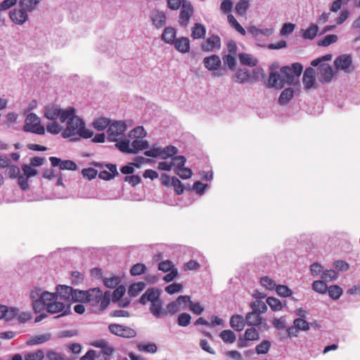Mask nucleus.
I'll use <instances>...</instances> for the list:
<instances>
[{"instance_id": "4468645a", "label": "nucleus", "mask_w": 360, "mask_h": 360, "mask_svg": "<svg viewBox=\"0 0 360 360\" xmlns=\"http://www.w3.org/2000/svg\"><path fill=\"white\" fill-rule=\"evenodd\" d=\"M73 288L68 285H58L56 287V295L58 300L67 303L69 306V311L70 310V302L72 298Z\"/></svg>"}, {"instance_id": "0e129e2a", "label": "nucleus", "mask_w": 360, "mask_h": 360, "mask_svg": "<svg viewBox=\"0 0 360 360\" xmlns=\"http://www.w3.org/2000/svg\"><path fill=\"white\" fill-rule=\"evenodd\" d=\"M171 184L174 188L176 194H181L184 191V187L181 182L175 176L172 177V183Z\"/></svg>"}, {"instance_id": "4be33fe9", "label": "nucleus", "mask_w": 360, "mask_h": 360, "mask_svg": "<svg viewBox=\"0 0 360 360\" xmlns=\"http://www.w3.org/2000/svg\"><path fill=\"white\" fill-rule=\"evenodd\" d=\"M245 324V319L242 315L235 314L230 319V326L236 331L243 330Z\"/></svg>"}, {"instance_id": "58836bf2", "label": "nucleus", "mask_w": 360, "mask_h": 360, "mask_svg": "<svg viewBox=\"0 0 360 360\" xmlns=\"http://www.w3.org/2000/svg\"><path fill=\"white\" fill-rule=\"evenodd\" d=\"M228 22L229 24L234 27V29L238 31L242 35H245L246 32L245 29L238 22L236 19L232 14H229L227 16Z\"/></svg>"}, {"instance_id": "a19ab883", "label": "nucleus", "mask_w": 360, "mask_h": 360, "mask_svg": "<svg viewBox=\"0 0 360 360\" xmlns=\"http://www.w3.org/2000/svg\"><path fill=\"white\" fill-rule=\"evenodd\" d=\"M244 336L246 340L250 341H256L259 339V333L257 329L253 327L247 328L245 331Z\"/></svg>"}, {"instance_id": "de8ad7c7", "label": "nucleus", "mask_w": 360, "mask_h": 360, "mask_svg": "<svg viewBox=\"0 0 360 360\" xmlns=\"http://www.w3.org/2000/svg\"><path fill=\"white\" fill-rule=\"evenodd\" d=\"M276 293L283 297H288L292 295L291 290L286 285H278L275 288Z\"/></svg>"}, {"instance_id": "f3484780", "label": "nucleus", "mask_w": 360, "mask_h": 360, "mask_svg": "<svg viewBox=\"0 0 360 360\" xmlns=\"http://www.w3.org/2000/svg\"><path fill=\"white\" fill-rule=\"evenodd\" d=\"M49 160L53 167H59L60 169H68L75 171L77 169V165L72 160H61L56 157L49 158Z\"/></svg>"}, {"instance_id": "39448f33", "label": "nucleus", "mask_w": 360, "mask_h": 360, "mask_svg": "<svg viewBox=\"0 0 360 360\" xmlns=\"http://www.w3.org/2000/svg\"><path fill=\"white\" fill-rule=\"evenodd\" d=\"M115 146L123 153L132 154L148 148V142L143 139H136L130 143L129 139L125 138L115 143Z\"/></svg>"}, {"instance_id": "13d9d810", "label": "nucleus", "mask_w": 360, "mask_h": 360, "mask_svg": "<svg viewBox=\"0 0 360 360\" xmlns=\"http://www.w3.org/2000/svg\"><path fill=\"white\" fill-rule=\"evenodd\" d=\"M144 154L148 157L162 158V148L158 146H153L151 149L145 151Z\"/></svg>"}, {"instance_id": "ddd939ff", "label": "nucleus", "mask_w": 360, "mask_h": 360, "mask_svg": "<svg viewBox=\"0 0 360 360\" xmlns=\"http://www.w3.org/2000/svg\"><path fill=\"white\" fill-rule=\"evenodd\" d=\"M193 13V8L189 1L183 0L181 11L179 15V22L182 27H186L189 22L191 16Z\"/></svg>"}, {"instance_id": "6ab92c4d", "label": "nucleus", "mask_w": 360, "mask_h": 360, "mask_svg": "<svg viewBox=\"0 0 360 360\" xmlns=\"http://www.w3.org/2000/svg\"><path fill=\"white\" fill-rule=\"evenodd\" d=\"M203 64L205 68L208 70L215 71L220 68L221 61L218 56L212 55L211 56L205 57L203 59Z\"/></svg>"}, {"instance_id": "f8f14e48", "label": "nucleus", "mask_w": 360, "mask_h": 360, "mask_svg": "<svg viewBox=\"0 0 360 360\" xmlns=\"http://www.w3.org/2000/svg\"><path fill=\"white\" fill-rule=\"evenodd\" d=\"M352 63V56L349 54H342L337 57L334 61V65L337 70H343L345 72H351Z\"/></svg>"}, {"instance_id": "393cba45", "label": "nucleus", "mask_w": 360, "mask_h": 360, "mask_svg": "<svg viewBox=\"0 0 360 360\" xmlns=\"http://www.w3.org/2000/svg\"><path fill=\"white\" fill-rule=\"evenodd\" d=\"M137 349L139 352L149 354H155L158 351V347L154 342H139L137 344Z\"/></svg>"}, {"instance_id": "09e8293b", "label": "nucleus", "mask_w": 360, "mask_h": 360, "mask_svg": "<svg viewBox=\"0 0 360 360\" xmlns=\"http://www.w3.org/2000/svg\"><path fill=\"white\" fill-rule=\"evenodd\" d=\"M261 285L268 290H274L276 287V282L268 276H264L260 278Z\"/></svg>"}, {"instance_id": "4c0bfd02", "label": "nucleus", "mask_w": 360, "mask_h": 360, "mask_svg": "<svg viewBox=\"0 0 360 360\" xmlns=\"http://www.w3.org/2000/svg\"><path fill=\"white\" fill-rule=\"evenodd\" d=\"M146 135V132L143 127H137L131 130L129 133V138L130 139H143Z\"/></svg>"}, {"instance_id": "9d476101", "label": "nucleus", "mask_w": 360, "mask_h": 360, "mask_svg": "<svg viewBox=\"0 0 360 360\" xmlns=\"http://www.w3.org/2000/svg\"><path fill=\"white\" fill-rule=\"evenodd\" d=\"M108 328L112 334L122 338H131L135 337L136 335L134 329L119 324H110Z\"/></svg>"}, {"instance_id": "20e7f679", "label": "nucleus", "mask_w": 360, "mask_h": 360, "mask_svg": "<svg viewBox=\"0 0 360 360\" xmlns=\"http://www.w3.org/2000/svg\"><path fill=\"white\" fill-rule=\"evenodd\" d=\"M331 54H326L311 61V65L317 68V77L321 82H328L333 77L332 67L326 63L332 59Z\"/></svg>"}, {"instance_id": "7c9ffc66", "label": "nucleus", "mask_w": 360, "mask_h": 360, "mask_svg": "<svg viewBox=\"0 0 360 360\" xmlns=\"http://www.w3.org/2000/svg\"><path fill=\"white\" fill-rule=\"evenodd\" d=\"M293 94L294 91L292 88L284 89L278 98V103L283 105H286L293 97Z\"/></svg>"}, {"instance_id": "bf43d9fd", "label": "nucleus", "mask_w": 360, "mask_h": 360, "mask_svg": "<svg viewBox=\"0 0 360 360\" xmlns=\"http://www.w3.org/2000/svg\"><path fill=\"white\" fill-rule=\"evenodd\" d=\"M183 285L180 283H172L165 288V291L170 295L179 292L182 290Z\"/></svg>"}, {"instance_id": "6e6d98bb", "label": "nucleus", "mask_w": 360, "mask_h": 360, "mask_svg": "<svg viewBox=\"0 0 360 360\" xmlns=\"http://www.w3.org/2000/svg\"><path fill=\"white\" fill-rule=\"evenodd\" d=\"M120 283V278L118 276H112L104 279V284L106 287L113 288Z\"/></svg>"}, {"instance_id": "7ed1b4c3", "label": "nucleus", "mask_w": 360, "mask_h": 360, "mask_svg": "<svg viewBox=\"0 0 360 360\" xmlns=\"http://www.w3.org/2000/svg\"><path fill=\"white\" fill-rule=\"evenodd\" d=\"M111 294L106 291L103 294L98 288H91L86 290V302L91 306L96 307L95 312H100L105 310L110 302Z\"/></svg>"}, {"instance_id": "49530a36", "label": "nucleus", "mask_w": 360, "mask_h": 360, "mask_svg": "<svg viewBox=\"0 0 360 360\" xmlns=\"http://www.w3.org/2000/svg\"><path fill=\"white\" fill-rule=\"evenodd\" d=\"M312 289L319 293L324 294L327 291L328 287L324 281H315L312 283Z\"/></svg>"}, {"instance_id": "603ef678", "label": "nucleus", "mask_w": 360, "mask_h": 360, "mask_svg": "<svg viewBox=\"0 0 360 360\" xmlns=\"http://www.w3.org/2000/svg\"><path fill=\"white\" fill-rule=\"evenodd\" d=\"M171 162L172 167H175V170H177L179 168L184 166L186 162V158L184 156L182 155L175 156L172 158Z\"/></svg>"}, {"instance_id": "2f4dec72", "label": "nucleus", "mask_w": 360, "mask_h": 360, "mask_svg": "<svg viewBox=\"0 0 360 360\" xmlns=\"http://www.w3.org/2000/svg\"><path fill=\"white\" fill-rule=\"evenodd\" d=\"M145 286L143 282L133 283L128 289V295L131 297H136L144 289Z\"/></svg>"}, {"instance_id": "c756f323", "label": "nucleus", "mask_w": 360, "mask_h": 360, "mask_svg": "<svg viewBox=\"0 0 360 360\" xmlns=\"http://www.w3.org/2000/svg\"><path fill=\"white\" fill-rule=\"evenodd\" d=\"M41 0H20L19 6L23 8L25 11H34Z\"/></svg>"}, {"instance_id": "bb28decb", "label": "nucleus", "mask_w": 360, "mask_h": 360, "mask_svg": "<svg viewBox=\"0 0 360 360\" xmlns=\"http://www.w3.org/2000/svg\"><path fill=\"white\" fill-rule=\"evenodd\" d=\"M111 120L108 118L99 117L96 118L92 122L93 127L97 131H103L107 127L108 128Z\"/></svg>"}, {"instance_id": "a878e982", "label": "nucleus", "mask_w": 360, "mask_h": 360, "mask_svg": "<svg viewBox=\"0 0 360 360\" xmlns=\"http://www.w3.org/2000/svg\"><path fill=\"white\" fill-rule=\"evenodd\" d=\"M251 75L245 69L238 70L233 75V79L238 83H245L250 81Z\"/></svg>"}, {"instance_id": "0eeeda50", "label": "nucleus", "mask_w": 360, "mask_h": 360, "mask_svg": "<svg viewBox=\"0 0 360 360\" xmlns=\"http://www.w3.org/2000/svg\"><path fill=\"white\" fill-rule=\"evenodd\" d=\"M24 129L27 131H30L37 134H44L45 128L41 124V119L34 113H30L25 119Z\"/></svg>"}, {"instance_id": "864d4df0", "label": "nucleus", "mask_w": 360, "mask_h": 360, "mask_svg": "<svg viewBox=\"0 0 360 360\" xmlns=\"http://www.w3.org/2000/svg\"><path fill=\"white\" fill-rule=\"evenodd\" d=\"M126 289L124 285L118 286L112 294V302H117L120 300L122 297L124 295Z\"/></svg>"}, {"instance_id": "e2e57ef3", "label": "nucleus", "mask_w": 360, "mask_h": 360, "mask_svg": "<svg viewBox=\"0 0 360 360\" xmlns=\"http://www.w3.org/2000/svg\"><path fill=\"white\" fill-rule=\"evenodd\" d=\"M18 309L15 307H11L8 308L6 307V312L5 313V316L4 318L6 321H11L13 319H14L15 316L18 315Z\"/></svg>"}, {"instance_id": "052dcab7", "label": "nucleus", "mask_w": 360, "mask_h": 360, "mask_svg": "<svg viewBox=\"0 0 360 360\" xmlns=\"http://www.w3.org/2000/svg\"><path fill=\"white\" fill-rule=\"evenodd\" d=\"M146 267L143 264H134L130 270V273L133 276H139L145 272Z\"/></svg>"}, {"instance_id": "680f3d73", "label": "nucleus", "mask_w": 360, "mask_h": 360, "mask_svg": "<svg viewBox=\"0 0 360 360\" xmlns=\"http://www.w3.org/2000/svg\"><path fill=\"white\" fill-rule=\"evenodd\" d=\"M191 316L187 313H182L178 317V324L181 326H187L191 322Z\"/></svg>"}, {"instance_id": "5701e85b", "label": "nucleus", "mask_w": 360, "mask_h": 360, "mask_svg": "<svg viewBox=\"0 0 360 360\" xmlns=\"http://www.w3.org/2000/svg\"><path fill=\"white\" fill-rule=\"evenodd\" d=\"M51 338V334L49 333L37 335L31 337L26 341L29 346L37 345L49 341Z\"/></svg>"}, {"instance_id": "412c9836", "label": "nucleus", "mask_w": 360, "mask_h": 360, "mask_svg": "<svg viewBox=\"0 0 360 360\" xmlns=\"http://www.w3.org/2000/svg\"><path fill=\"white\" fill-rule=\"evenodd\" d=\"M302 82L307 89L313 87L315 83V71L312 68L306 69L303 75Z\"/></svg>"}, {"instance_id": "4d7b16f0", "label": "nucleus", "mask_w": 360, "mask_h": 360, "mask_svg": "<svg viewBox=\"0 0 360 360\" xmlns=\"http://www.w3.org/2000/svg\"><path fill=\"white\" fill-rule=\"evenodd\" d=\"M175 173L181 179H188L193 174L191 169L185 167L184 166L175 170Z\"/></svg>"}, {"instance_id": "ea45409f", "label": "nucleus", "mask_w": 360, "mask_h": 360, "mask_svg": "<svg viewBox=\"0 0 360 360\" xmlns=\"http://www.w3.org/2000/svg\"><path fill=\"white\" fill-rule=\"evenodd\" d=\"M319 27L316 25H311L302 34L304 39H313L318 32Z\"/></svg>"}, {"instance_id": "9b49d317", "label": "nucleus", "mask_w": 360, "mask_h": 360, "mask_svg": "<svg viewBox=\"0 0 360 360\" xmlns=\"http://www.w3.org/2000/svg\"><path fill=\"white\" fill-rule=\"evenodd\" d=\"M28 13L30 12L19 6L10 11L9 17L15 24L22 25L28 20Z\"/></svg>"}, {"instance_id": "e433bc0d", "label": "nucleus", "mask_w": 360, "mask_h": 360, "mask_svg": "<svg viewBox=\"0 0 360 360\" xmlns=\"http://www.w3.org/2000/svg\"><path fill=\"white\" fill-rule=\"evenodd\" d=\"M239 59L241 63L251 67L255 66L257 63V59H255L253 56L248 53L240 54L239 56Z\"/></svg>"}, {"instance_id": "c9c22d12", "label": "nucleus", "mask_w": 360, "mask_h": 360, "mask_svg": "<svg viewBox=\"0 0 360 360\" xmlns=\"http://www.w3.org/2000/svg\"><path fill=\"white\" fill-rule=\"evenodd\" d=\"M266 302L270 308L274 311H280L283 308L282 302L276 297H269Z\"/></svg>"}, {"instance_id": "473e14b6", "label": "nucleus", "mask_w": 360, "mask_h": 360, "mask_svg": "<svg viewBox=\"0 0 360 360\" xmlns=\"http://www.w3.org/2000/svg\"><path fill=\"white\" fill-rule=\"evenodd\" d=\"M250 7V3L248 0H240L236 5L235 10L238 15L244 16Z\"/></svg>"}, {"instance_id": "79ce46f5", "label": "nucleus", "mask_w": 360, "mask_h": 360, "mask_svg": "<svg viewBox=\"0 0 360 360\" xmlns=\"http://www.w3.org/2000/svg\"><path fill=\"white\" fill-rule=\"evenodd\" d=\"M270 347L271 342L269 340H263L256 346L255 351L258 354H265L269 351Z\"/></svg>"}, {"instance_id": "cd10ccee", "label": "nucleus", "mask_w": 360, "mask_h": 360, "mask_svg": "<svg viewBox=\"0 0 360 360\" xmlns=\"http://www.w3.org/2000/svg\"><path fill=\"white\" fill-rule=\"evenodd\" d=\"M151 18H152V21H153L154 25L157 28L162 27L165 24L166 16L163 12H160V11L153 12L152 14Z\"/></svg>"}, {"instance_id": "f704fd0d", "label": "nucleus", "mask_w": 360, "mask_h": 360, "mask_svg": "<svg viewBox=\"0 0 360 360\" xmlns=\"http://www.w3.org/2000/svg\"><path fill=\"white\" fill-rule=\"evenodd\" d=\"M150 312L157 318L160 317L162 314L167 315V311H163L162 302L160 300L152 302Z\"/></svg>"}, {"instance_id": "72a5a7b5", "label": "nucleus", "mask_w": 360, "mask_h": 360, "mask_svg": "<svg viewBox=\"0 0 360 360\" xmlns=\"http://www.w3.org/2000/svg\"><path fill=\"white\" fill-rule=\"evenodd\" d=\"M219 337L224 342L229 344L233 343L236 340L235 333L231 330H222L219 334Z\"/></svg>"}, {"instance_id": "8fccbe9b", "label": "nucleus", "mask_w": 360, "mask_h": 360, "mask_svg": "<svg viewBox=\"0 0 360 360\" xmlns=\"http://www.w3.org/2000/svg\"><path fill=\"white\" fill-rule=\"evenodd\" d=\"M177 152V148L172 146H168L165 148H162V159H167V158L172 157L176 155Z\"/></svg>"}, {"instance_id": "6e6552de", "label": "nucleus", "mask_w": 360, "mask_h": 360, "mask_svg": "<svg viewBox=\"0 0 360 360\" xmlns=\"http://www.w3.org/2000/svg\"><path fill=\"white\" fill-rule=\"evenodd\" d=\"M302 66L300 63H293L291 66H284L282 67L281 70V73L283 75V77L288 84H292L294 81L297 79L302 72Z\"/></svg>"}, {"instance_id": "37998d69", "label": "nucleus", "mask_w": 360, "mask_h": 360, "mask_svg": "<svg viewBox=\"0 0 360 360\" xmlns=\"http://www.w3.org/2000/svg\"><path fill=\"white\" fill-rule=\"evenodd\" d=\"M25 360H43L44 352L42 349H38L34 352H29L25 355Z\"/></svg>"}, {"instance_id": "c85d7f7f", "label": "nucleus", "mask_w": 360, "mask_h": 360, "mask_svg": "<svg viewBox=\"0 0 360 360\" xmlns=\"http://www.w3.org/2000/svg\"><path fill=\"white\" fill-rule=\"evenodd\" d=\"M206 29L204 25L200 23H195L192 27L191 37L194 39L204 38Z\"/></svg>"}, {"instance_id": "69168bd1", "label": "nucleus", "mask_w": 360, "mask_h": 360, "mask_svg": "<svg viewBox=\"0 0 360 360\" xmlns=\"http://www.w3.org/2000/svg\"><path fill=\"white\" fill-rule=\"evenodd\" d=\"M338 277V274L334 270H326L321 275L322 279L325 281H330L335 280Z\"/></svg>"}, {"instance_id": "5fc2aeb1", "label": "nucleus", "mask_w": 360, "mask_h": 360, "mask_svg": "<svg viewBox=\"0 0 360 360\" xmlns=\"http://www.w3.org/2000/svg\"><path fill=\"white\" fill-rule=\"evenodd\" d=\"M293 324L299 330H308L309 329V323L304 319L298 318L295 319Z\"/></svg>"}, {"instance_id": "f03ea898", "label": "nucleus", "mask_w": 360, "mask_h": 360, "mask_svg": "<svg viewBox=\"0 0 360 360\" xmlns=\"http://www.w3.org/2000/svg\"><path fill=\"white\" fill-rule=\"evenodd\" d=\"M30 298L35 312L46 309L51 314L62 312V315H66L69 313L68 304L59 300L56 293L34 287L30 292Z\"/></svg>"}, {"instance_id": "b1692460", "label": "nucleus", "mask_w": 360, "mask_h": 360, "mask_svg": "<svg viewBox=\"0 0 360 360\" xmlns=\"http://www.w3.org/2000/svg\"><path fill=\"white\" fill-rule=\"evenodd\" d=\"M161 39L166 44L172 45L176 39L175 29L171 27H166L162 34Z\"/></svg>"}, {"instance_id": "f257e3e1", "label": "nucleus", "mask_w": 360, "mask_h": 360, "mask_svg": "<svg viewBox=\"0 0 360 360\" xmlns=\"http://www.w3.org/2000/svg\"><path fill=\"white\" fill-rule=\"evenodd\" d=\"M44 117L51 122L46 125V130L51 134H58L64 139L76 141L81 138H91L94 133L85 127L84 121L76 115L72 107L61 108L59 105L51 104L44 107Z\"/></svg>"}, {"instance_id": "423d86ee", "label": "nucleus", "mask_w": 360, "mask_h": 360, "mask_svg": "<svg viewBox=\"0 0 360 360\" xmlns=\"http://www.w3.org/2000/svg\"><path fill=\"white\" fill-rule=\"evenodd\" d=\"M127 127L125 122L123 121H111L108 129H107V136L108 139L110 141L120 142L123 141L122 136L125 131L127 130Z\"/></svg>"}, {"instance_id": "dca6fc26", "label": "nucleus", "mask_w": 360, "mask_h": 360, "mask_svg": "<svg viewBox=\"0 0 360 360\" xmlns=\"http://www.w3.org/2000/svg\"><path fill=\"white\" fill-rule=\"evenodd\" d=\"M286 83L281 70L272 72L269 77L268 84L270 87L276 89H282Z\"/></svg>"}, {"instance_id": "a18cd8bd", "label": "nucleus", "mask_w": 360, "mask_h": 360, "mask_svg": "<svg viewBox=\"0 0 360 360\" xmlns=\"http://www.w3.org/2000/svg\"><path fill=\"white\" fill-rule=\"evenodd\" d=\"M86 291L74 290L72 292V298L71 302H86Z\"/></svg>"}, {"instance_id": "338daca9", "label": "nucleus", "mask_w": 360, "mask_h": 360, "mask_svg": "<svg viewBox=\"0 0 360 360\" xmlns=\"http://www.w3.org/2000/svg\"><path fill=\"white\" fill-rule=\"evenodd\" d=\"M188 306H189L191 311L193 314H197V315L201 314L202 313V311H204V308L198 302L195 303L191 300Z\"/></svg>"}, {"instance_id": "2eb2a0df", "label": "nucleus", "mask_w": 360, "mask_h": 360, "mask_svg": "<svg viewBox=\"0 0 360 360\" xmlns=\"http://www.w3.org/2000/svg\"><path fill=\"white\" fill-rule=\"evenodd\" d=\"M220 48L221 39L217 35H212L201 44V49L205 52L217 51Z\"/></svg>"}, {"instance_id": "3c124183", "label": "nucleus", "mask_w": 360, "mask_h": 360, "mask_svg": "<svg viewBox=\"0 0 360 360\" xmlns=\"http://www.w3.org/2000/svg\"><path fill=\"white\" fill-rule=\"evenodd\" d=\"M338 40V36L335 34L326 35L321 41L319 42V46H328L333 43L336 42Z\"/></svg>"}, {"instance_id": "774afa93", "label": "nucleus", "mask_w": 360, "mask_h": 360, "mask_svg": "<svg viewBox=\"0 0 360 360\" xmlns=\"http://www.w3.org/2000/svg\"><path fill=\"white\" fill-rule=\"evenodd\" d=\"M224 65H226L230 69H233L236 65V59L233 55L228 54L223 57Z\"/></svg>"}, {"instance_id": "c03bdc74", "label": "nucleus", "mask_w": 360, "mask_h": 360, "mask_svg": "<svg viewBox=\"0 0 360 360\" xmlns=\"http://www.w3.org/2000/svg\"><path fill=\"white\" fill-rule=\"evenodd\" d=\"M329 296L333 300H338L342 294V288L338 285H331L328 288Z\"/></svg>"}, {"instance_id": "aec40b11", "label": "nucleus", "mask_w": 360, "mask_h": 360, "mask_svg": "<svg viewBox=\"0 0 360 360\" xmlns=\"http://www.w3.org/2000/svg\"><path fill=\"white\" fill-rule=\"evenodd\" d=\"M160 291L155 288L148 289L145 293L141 296L140 302L142 304H146L147 302H156L159 300Z\"/></svg>"}, {"instance_id": "a211bd4d", "label": "nucleus", "mask_w": 360, "mask_h": 360, "mask_svg": "<svg viewBox=\"0 0 360 360\" xmlns=\"http://www.w3.org/2000/svg\"><path fill=\"white\" fill-rule=\"evenodd\" d=\"M172 45L181 53H187L191 50L190 40L188 37H181L176 38Z\"/></svg>"}, {"instance_id": "1a4fd4ad", "label": "nucleus", "mask_w": 360, "mask_h": 360, "mask_svg": "<svg viewBox=\"0 0 360 360\" xmlns=\"http://www.w3.org/2000/svg\"><path fill=\"white\" fill-rule=\"evenodd\" d=\"M252 311L248 312L245 316V323L248 326H256L258 329L266 330L268 329V325L264 319L261 317L255 309V304H252Z\"/></svg>"}]
</instances>
